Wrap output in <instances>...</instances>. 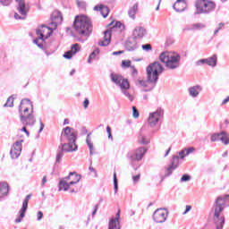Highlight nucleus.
I'll return each instance as SVG.
<instances>
[{"instance_id":"f257e3e1","label":"nucleus","mask_w":229,"mask_h":229,"mask_svg":"<svg viewBox=\"0 0 229 229\" xmlns=\"http://www.w3.org/2000/svg\"><path fill=\"white\" fill-rule=\"evenodd\" d=\"M163 72L164 67L160 63L154 62L153 64H150L147 67V80H137L136 86L143 88L141 92H151V90L155 89L157 81H158L159 74H162Z\"/></svg>"},{"instance_id":"f03ea898","label":"nucleus","mask_w":229,"mask_h":229,"mask_svg":"<svg viewBox=\"0 0 229 229\" xmlns=\"http://www.w3.org/2000/svg\"><path fill=\"white\" fill-rule=\"evenodd\" d=\"M64 139H66L67 143H62L59 147V151L55 159L56 164L62 162V158H64V151L65 153H71L78 150V145H76V131H74V129L71 127L64 128L61 140L64 141Z\"/></svg>"},{"instance_id":"7ed1b4c3","label":"nucleus","mask_w":229,"mask_h":229,"mask_svg":"<svg viewBox=\"0 0 229 229\" xmlns=\"http://www.w3.org/2000/svg\"><path fill=\"white\" fill-rule=\"evenodd\" d=\"M73 30L77 35V41L86 42L92 34V21L85 15L76 16L73 22Z\"/></svg>"},{"instance_id":"20e7f679","label":"nucleus","mask_w":229,"mask_h":229,"mask_svg":"<svg viewBox=\"0 0 229 229\" xmlns=\"http://www.w3.org/2000/svg\"><path fill=\"white\" fill-rule=\"evenodd\" d=\"M229 194L219 196L216 198L215 205L213 206V219L216 226V229H223L225 225V216H223V210L228 207Z\"/></svg>"},{"instance_id":"39448f33","label":"nucleus","mask_w":229,"mask_h":229,"mask_svg":"<svg viewBox=\"0 0 229 229\" xmlns=\"http://www.w3.org/2000/svg\"><path fill=\"white\" fill-rule=\"evenodd\" d=\"M20 121L23 126H34L35 115H33V103L29 98L21 101L19 106Z\"/></svg>"},{"instance_id":"423d86ee","label":"nucleus","mask_w":229,"mask_h":229,"mask_svg":"<svg viewBox=\"0 0 229 229\" xmlns=\"http://www.w3.org/2000/svg\"><path fill=\"white\" fill-rule=\"evenodd\" d=\"M56 29H53V26L49 24V27L46 25H42L36 30L37 38L33 40L34 44L39 47V49H47L49 48V45H47L48 38L51 37L53 30Z\"/></svg>"},{"instance_id":"0eeeda50","label":"nucleus","mask_w":229,"mask_h":229,"mask_svg":"<svg viewBox=\"0 0 229 229\" xmlns=\"http://www.w3.org/2000/svg\"><path fill=\"white\" fill-rule=\"evenodd\" d=\"M181 58L179 54L174 52H163L159 55V60L165 64L166 69H170V71H174L180 67Z\"/></svg>"},{"instance_id":"6e6552de","label":"nucleus","mask_w":229,"mask_h":229,"mask_svg":"<svg viewBox=\"0 0 229 229\" xmlns=\"http://www.w3.org/2000/svg\"><path fill=\"white\" fill-rule=\"evenodd\" d=\"M81 177L75 172H71L68 176L63 178L59 182V191H70V192H76L72 185L80 182Z\"/></svg>"},{"instance_id":"1a4fd4ad","label":"nucleus","mask_w":229,"mask_h":229,"mask_svg":"<svg viewBox=\"0 0 229 229\" xmlns=\"http://www.w3.org/2000/svg\"><path fill=\"white\" fill-rule=\"evenodd\" d=\"M111 81L121 89L122 93L129 99V101L132 102L135 99L133 95L129 91L130 82L126 79H123L122 75L111 73Z\"/></svg>"},{"instance_id":"9d476101","label":"nucleus","mask_w":229,"mask_h":229,"mask_svg":"<svg viewBox=\"0 0 229 229\" xmlns=\"http://www.w3.org/2000/svg\"><path fill=\"white\" fill-rule=\"evenodd\" d=\"M196 8L197 13H210L216 10V3L210 0H199Z\"/></svg>"},{"instance_id":"9b49d317","label":"nucleus","mask_w":229,"mask_h":229,"mask_svg":"<svg viewBox=\"0 0 229 229\" xmlns=\"http://www.w3.org/2000/svg\"><path fill=\"white\" fill-rule=\"evenodd\" d=\"M162 119H164V109L159 107L156 111L149 113L148 124L150 128H155L158 123H161Z\"/></svg>"},{"instance_id":"f8f14e48","label":"nucleus","mask_w":229,"mask_h":229,"mask_svg":"<svg viewBox=\"0 0 229 229\" xmlns=\"http://www.w3.org/2000/svg\"><path fill=\"white\" fill-rule=\"evenodd\" d=\"M146 151V148L140 147L139 148L129 152L127 154V158L130 160L131 164H133V162H140V160H142V158H144Z\"/></svg>"},{"instance_id":"ddd939ff","label":"nucleus","mask_w":229,"mask_h":229,"mask_svg":"<svg viewBox=\"0 0 229 229\" xmlns=\"http://www.w3.org/2000/svg\"><path fill=\"white\" fill-rule=\"evenodd\" d=\"M16 10L18 13H14V19L17 21H24V19H26L28 16V13L30 12V4H28L26 2L23 4H16Z\"/></svg>"},{"instance_id":"4468645a","label":"nucleus","mask_w":229,"mask_h":229,"mask_svg":"<svg viewBox=\"0 0 229 229\" xmlns=\"http://www.w3.org/2000/svg\"><path fill=\"white\" fill-rule=\"evenodd\" d=\"M168 214L167 208H159L153 213L152 217L155 223H165Z\"/></svg>"},{"instance_id":"2eb2a0df","label":"nucleus","mask_w":229,"mask_h":229,"mask_svg":"<svg viewBox=\"0 0 229 229\" xmlns=\"http://www.w3.org/2000/svg\"><path fill=\"white\" fill-rule=\"evenodd\" d=\"M24 140H17L11 148L10 155L11 158H19L21 153L22 152V143Z\"/></svg>"},{"instance_id":"dca6fc26","label":"nucleus","mask_w":229,"mask_h":229,"mask_svg":"<svg viewBox=\"0 0 229 229\" xmlns=\"http://www.w3.org/2000/svg\"><path fill=\"white\" fill-rule=\"evenodd\" d=\"M180 165V157L178 156H174L170 165L166 168L165 176H171L173 174V171L178 169Z\"/></svg>"},{"instance_id":"f3484780","label":"nucleus","mask_w":229,"mask_h":229,"mask_svg":"<svg viewBox=\"0 0 229 229\" xmlns=\"http://www.w3.org/2000/svg\"><path fill=\"white\" fill-rule=\"evenodd\" d=\"M52 22L50 26H53V30H56L58 28V24H61L64 21V16H62V13L60 11H54L51 15Z\"/></svg>"},{"instance_id":"a211bd4d","label":"nucleus","mask_w":229,"mask_h":229,"mask_svg":"<svg viewBox=\"0 0 229 229\" xmlns=\"http://www.w3.org/2000/svg\"><path fill=\"white\" fill-rule=\"evenodd\" d=\"M30 199H31V195H27L23 200L22 207L20 210L19 218L15 219V223H21L24 216H26V210H28V204L30 203Z\"/></svg>"},{"instance_id":"6ab92c4d","label":"nucleus","mask_w":229,"mask_h":229,"mask_svg":"<svg viewBox=\"0 0 229 229\" xmlns=\"http://www.w3.org/2000/svg\"><path fill=\"white\" fill-rule=\"evenodd\" d=\"M121 210L115 214L114 217H111L108 223V229H121Z\"/></svg>"},{"instance_id":"aec40b11","label":"nucleus","mask_w":229,"mask_h":229,"mask_svg":"<svg viewBox=\"0 0 229 229\" xmlns=\"http://www.w3.org/2000/svg\"><path fill=\"white\" fill-rule=\"evenodd\" d=\"M148 35V30H146V28L142 27V26H137L133 30H132V37L133 38H135L136 40H140L142 39V38Z\"/></svg>"},{"instance_id":"412c9836","label":"nucleus","mask_w":229,"mask_h":229,"mask_svg":"<svg viewBox=\"0 0 229 229\" xmlns=\"http://www.w3.org/2000/svg\"><path fill=\"white\" fill-rule=\"evenodd\" d=\"M203 90V88L199 85H194L188 88V94L190 98H192V99H196V98H199V94H201V91Z\"/></svg>"},{"instance_id":"4be33fe9","label":"nucleus","mask_w":229,"mask_h":229,"mask_svg":"<svg viewBox=\"0 0 229 229\" xmlns=\"http://www.w3.org/2000/svg\"><path fill=\"white\" fill-rule=\"evenodd\" d=\"M112 41V31L106 30L104 31V39L100 40L98 42V46H101L102 47H106Z\"/></svg>"},{"instance_id":"5701e85b","label":"nucleus","mask_w":229,"mask_h":229,"mask_svg":"<svg viewBox=\"0 0 229 229\" xmlns=\"http://www.w3.org/2000/svg\"><path fill=\"white\" fill-rule=\"evenodd\" d=\"M80 51V45L78 43H75L74 45L72 46V48L70 51L66 52L64 54V57L66 58L67 60H71L76 53H79Z\"/></svg>"},{"instance_id":"b1692460","label":"nucleus","mask_w":229,"mask_h":229,"mask_svg":"<svg viewBox=\"0 0 229 229\" xmlns=\"http://www.w3.org/2000/svg\"><path fill=\"white\" fill-rule=\"evenodd\" d=\"M173 8L177 13L185 12V9L187 8V2H185V0H177L174 4Z\"/></svg>"},{"instance_id":"393cba45","label":"nucleus","mask_w":229,"mask_h":229,"mask_svg":"<svg viewBox=\"0 0 229 229\" xmlns=\"http://www.w3.org/2000/svg\"><path fill=\"white\" fill-rule=\"evenodd\" d=\"M95 12H100L101 15L104 17V19H106L108 17V13H110V10L108 7L103 5V4H98L94 7Z\"/></svg>"},{"instance_id":"a878e982","label":"nucleus","mask_w":229,"mask_h":229,"mask_svg":"<svg viewBox=\"0 0 229 229\" xmlns=\"http://www.w3.org/2000/svg\"><path fill=\"white\" fill-rule=\"evenodd\" d=\"M203 28H205V24L194 23V24L186 26L183 29V31H198V30H203Z\"/></svg>"},{"instance_id":"bb28decb","label":"nucleus","mask_w":229,"mask_h":229,"mask_svg":"<svg viewBox=\"0 0 229 229\" xmlns=\"http://www.w3.org/2000/svg\"><path fill=\"white\" fill-rule=\"evenodd\" d=\"M125 47L127 51H135L139 47V45L134 38H131L126 41Z\"/></svg>"},{"instance_id":"cd10ccee","label":"nucleus","mask_w":229,"mask_h":229,"mask_svg":"<svg viewBox=\"0 0 229 229\" xmlns=\"http://www.w3.org/2000/svg\"><path fill=\"white\" fill-rule=\"evenodd\" d=\"M137 12H139V4H134L131 7H130L128 11V15L130 19H132V21H135V15H137Z\"/></svg>"},{"instance_id":"c85d7f7f","label":"nucleus","mask_w":229,"mask_h":229,"mask_svg":"<svg viewBox=\"0 0 229 229\" xmlns=\"http://www.w3.org/2000/svg\"><path fill=\"white\" fill-rule=\"evenodd\" d=\"M4 196H8V183L1 182L0 183V201L4 198Z\"/></svg>"},{"instance_id":"c756f323","label":"nucleus","mask_w":229,"mask_h":229,"mask_svg":"<svg viewBox=\"0 0 229 229\" xmlns=\"http://www.w3.org/2000/svg\"><path fill=\"white\" fill-rule=\"evenodd\" d=\"M86 144L89 149V155L90 157H92V155H94L95 148H94V143L92 142V139L90 138V134L87 135Z\"/></svg>"},{"instance_id":"7c9ffc66","label":"nucleus","mask_w":229,"mask_h":229,"mask_svg":"<svg viewBox=\"0 0 229 229\" xmlns=\"http://www.w3.org/2000/svg\"><path fill=\"white\" fill-rule=\"evenodd\" d=\"M206 64L209 65V67H216V65H217V55H213L211 57L207 58Z\"/></svg>"},{"instance_id":"2f4dec72","label":"nucleus","mask_w":229,"mask_h":229,"mask_svg":"<svg viewBox=\"0 0 229 229\" xmlns=\"http://www.w3.org/2000/svg\"><path fill=\"white\" fill-rule=\"evenodd\" d=\"M222 144L225 146H228L229 144V134L226 131H221L220 132V140Z\"/></svg>"},{"instance_id":"473e14b6","label":"nucleus","mask_w":229,"mask_h":229,"mask_svg":"<svg viewBox=\"0 0 229 229\" xmlns=\"http://www.w3.org/2000/svg\"><path fill=\"white\" fill-rule=\"evenodd\" d=\"M99 55V49H95L90 55L88 59V64H92V61L96 59V56Z\"/></svg>"},{"instance_id":"72a5a7b5","label":"nucleus","mask_w":229,"mask_h":229,"mask_svg":"<svg viewBox=\"0 0 229 229\" xmlns=\"http://www.w3.org/2000/svg\"><path fill=\"white\" fill-rule=\"evenodd\" d=\"M221 132H216L211 135L210 140L211 142H217V140H220Z\"/></svg>"},{"instance_id":"f704fd0d","label":"nucleus","mask_w":229,"mask_h":229,"mask_svg":"<svg viewBox=\"0 0 229 229\" xmlns=\"http://www.w3.org/2000/svg\"><path fill=\"white\" fill-rule=\"evenodd\" d=\"M15 98L13 97H9L6 103L4 105V107L8 106L9 108L13 107V101Z\"/></svg>"},{"instance_id":"c9c22d12","label":"nucleus","mask_w":229,"mask_h":229,"mask_svg":"<svg viewBox=\"0 0 229 229\" xmlns=\"http://www.w3.org/2000/svg\"><path fill=\"white\" fill-rule=\"evenodd\" d=\"M114 194H117V191H119V185L117 183V174L114 173Z\"/></svg>"},{"instance_id":"e433bc0d","label":"nucleus","mask_w":229,"mask_h":229,"mask_svg":"<svg viewBox=\"0 0 229 229\" xmlns=\"http://www.w3.org/2000/svg\"><path fill=\"white\" fill-rule=\"evenodd\" d=\"M131 66H132L131 65V61H130V60H123V61H122V67L123 69H128V68H130Z\"/></svg>"},{"instance_id":"4c0bfd02","label":"nucleus","mask_w":229,"mask_h":229,"mask_svg":"<svg viewBox=\"0 0 229 229\" xmlns=\"http://www.w3.org/2000/svg\"><path fill=\"white\" fill-rule=\"evenodd\" d=\"M140 115V114L139 113V110L137 109V107L135 106H132V117H134V119H138Z\"/></svg>"},{"instance_id":"58836bf2","label":"nucleus","mask_w":229,"mask_h":229,"mask_svg":"<svg viewBox=\"0 0 229 229\" xmlns=\"http://www.w3.org/2000/svg\"><path fill=\"white\" fill-rule=\"evenodd\" d=\"M142 49L143 51H152L153 47H151L150 44H145V45H142Z\"/></svg>"},{"instance_id":"ea45409f","label":"nucleus","mask_w":229,"mask_h":229,"mask_svg":"<svg viewBox=\"0 0 229 229\" xmlns=\"http://www.w3.org/2000/svg\"><path fill=\"white\" fill-rule=\"evenodd\" d=\"M89 105H90V100H89V98H85L82 102L84 110H87V108H89Z\"/></svg>"},{"instance_id":"a19ab883","label":"nucleus","mask_w":229,"mask_h":229,"mask_svg":"<svg viewBox=\"0 0 229 229\" xmlns=\"http://www.w3.org/2000/svg\"><path fill=\"white\" fill-rule=\"evenodd\" d=\"M106 132L108 134V139L110 140H114V136H112V128H110V126L106 127Z\"/></svg>"},{"instance_id":"79ce46f5","label":"nucleus","mask_w":229,"mask_h":229,"mask_svg":"<svg viewBox=\"0 0 229 229\" xmlns=\"http://www.w3.org/2000/svg\"><path fill=\"white\" fill-rule=\"evenodd\" d=\"M13 0H0V3L3 6H10Z\"/></svg>"},{"instance_id":"37998d69","label":"nucleus","mask_w":229,"mask_h":229,"mask_svg":"<svg viewBox=\"0 0 229 229\" xmlns=\"http://www.w3.org/2000/svg\"><path fill=\"white\" fill-rule=\"evenodd\" d=\"M195 64L197 66L205 65V64H207V59H200V60L197 61Z\"/></svg>"},{"instance_id":"c03bdc74","label":"nucleus","mask_w":229,"mask_h":229,"mask_svg":"<svg viewBox=\"0 0 229 229\" xmlns=\"http://www.w3.org/2000/svg\"><path fill=\"white\" fill-rule=\"evenodd\" d=\"M184 150L186 151V155L188 157V155H191V153H194L195 148L193 147L188 148H184Z\"/></svg>"},{"instance_id":"a18cd8bd","label":"nucleus","mask_w":229,"mask_h":229,"mask_svg":"<svg viewBox=\"0 0 229 229\" xmlns=\"http://www.w3.org/2000/svg\"><path fill=\"white\" fill-rule=\"evenodd\" d=\"M189 180H191V175H189V174H184L181 178V182H189Z\"/></svg>"},{"instance_id":"49530a36","label":"nucleus","mask_w":229,"mask_h":229,"mask_svg":"<svg viewBox=\"0 0 229 229\" xmlns=\"http://www.w3.org/2000/svg\"><path fill=\"white\" fill-rule=\"evenodd\" d=\"M179 157L180 158H184L187 157V152L185 151V148L179 152Z\"/></svg>"},{"instance_id":"de8ad7c7","label":"nucleus","mask_w":229,"mask_h":229,"mask_svg":"<svg viewBox=\"0 0 229 229\" xmlns=\"http://www.w3.org/2000/svg\"><path fill=\"white\" fill-rule=\"evenodd\" d=\"M131 74L132 76H137V74H139V72L137 71V69L135 68V66H131Z\"/></svg>"},{"instance_id":"09e8293b","label":"nucleus","mask_w":229,"mask_h":229,"mask_svg":"<svg viewBox=\"0 0 229 229\" xmlns=\"http://www.w3.org/2000/svg\"><path fill=\"white\" fill-rule=\"evenodd\" d=\"M140 180V174H138L137 175L132 176L133 183H137Z\"/></svg>"},{"instance_id":"8fccbe9b","label":"nucleus","mask_w":229,"mask_h":229,"mask_svg":"<svg viewBox=\"0 0 229 229\" xmlns=\"http://www.w3.org/2000/svg\"><path fill=\"white\" fill-rule=\"evenodd\" d=\"M113 28H119L121 30L122 28H124V25L121 21H116Z\"/></svg>"},{"instance_id":"3c124183","label":"nucleus","mask_w":229,"mask_h":229,"mask_svg":"<svg viewBox=\"0 0 229 229\" xmlns=\"http://www.w3.org/2000/svg\"><path fill=\"white\" fill-rule=\"evenodd\" d=\"M140 144H149V140L145 139L144 136L140 138Z\"/></svg>"},{"instance_id":"603ef678","label":"nucleus","mask_w":229,"mask_h":229,"mask_svg":"<svg viewBox=\"0 0 229 229\" xmlns=\"http://www.w3.org/2000/svg\"><path fill=\"white\" fill-rule=\"evenodd\" d=\"M39 125H40V127H39L38 132L42 133V131H44V127H45L44 123L42 122V119L39 120Z\"/></svg>"},{"instance_id":"864d4df0","label":"nucleus","mask_w":229,"mask_h":229,"mask_svg":"<svg viewBox=\"0 0 229 229\" xmlns=\"http://www.w3.org/2000/svg\"><path fill=\"white\" fill-rule=\"evenodd\" d=\"M37 217H38V221H41L42 217H44V213H42V211H38Z\"/></svg>"},{"instance_id":"5fc2aeb1","label":"nucleus","mask_w":229,"mask_h":229,"mask_svg":"<svg viewBox=\"0 0 229 229\" xmlns=\"http://www.w3.org/2000/svg\"><path fill=\"white\" fill-rule=\"evenodd\" d=\"M21 131H24V133H26L27 137H30V131H28V129H26L25 127L21 128Z\"/></svg>"},{"instance_id":"6e6d98bb","label":"nucleus","mask_w":229,"mask_h":229,"mask_svg":"<svg viewBox=\"0 0 229 229\" xmlns=\"http://www.w3.org/2000/svg\"><path fill=\"white\" fill-rule=\"evenodd\" d=\"M98 208H99V205H96L94 207V211L92 212V216H96V214L98 213Z\"/></svg>"},{"instance_id":"4d7b16f0","label":"nucleus","mask_w":229,"mask_h":229,"mask_svg":"<svg viewBox=\"0 0 229 229\" xmlns=\"http://www.w3.org/2000/svg\"><path fill=\"white\" fill-rule=\"evenodd\" d=\"M46 183H47V176H44L43 179H42V187H44V185H46Z\"/></svg>"},{"instance_id":"13d9d810","label":"nucleus","mask_w":229,"mask_h":229,"mask_svg":"<svg viewBox=\"0 0 229 229\" xmlns=\"http://www.w3.org/2000/svg\"><path fill=\"white\" fill-rule=\"evenodd\" d=\"M191 208H192V207H191V206H186V209H185V211L182 213L183 216H185V214H187V212H190Z\"/></svg>"},{"instance_id":"bf43d9fd","label":"nucleus","mask_w":229,"mask_h":229,"mask_svg":"<svg viewBox=\"0 0 229 229\" xmlns=\"http://www.w3.org/2000/svg\"><path fill=\"white\" fill-rule=\"evenodd\" d=\"M16 5L17 4H21L23 3H26V0H15Z\"/></svg>"},{"instance_id":"052dcab7","label":"nucleus","mask_w":229,"mask_h":229,"mask_svg":"<svg viewBox=\"0 0 229 229\" xmlns=\"http://www.w3.org/2000/svg\"><path fill=\"white\" fill-rule=\"evenodd\" d=\"M229 102V97H227L226 98H225L223 101H222V105H226V103Z\"/></svg>"},{"instance_id":"680f3d73","label":"nucleus","mask_w":229,"mask_h":229,"mask_svg":"<svg viewBox=\"0 0 229 229\" xmlns=\"http://www.w3.org/2000/svg\"><path fill=\"white\" fill-rule=\"evenodd\" d=\"M114 56H117V55H123V51L113 52Z\"/></svg>"},{"instance_id":"e2e57ef3","label":"nucleus","mask_w":229,"mask_h":229,"mask_svg":"<svg viewBox=\"0 0 229 229\" xmlns=\"http://www.w3.org/2000/svg\"><path fill=\"white\" fill-rule=\"evenodd\" d=\"M162 3V0H159L157 6L156 7V11L158 12L160 10V4Z\"/></svg>"},{"instance_id":"0e129e2a","label":"nucleus","mask_w":229,"mask_h":229,"mask_svg":"<svg viewBox=\"0 0 229 229\" xmlns=\"http://www.w3.org/2000/svg\"><path fill=\"white\" fill-rule=\"evenodd\" d=\"M89 171H90L91 173H94V174H96V169H95L94 167L89 166Z\"/></svg>"},{"instance_id":"69168bd1","label":"nucleus","mask_w":229,"mask_h":229,"mask_svg":"<svg viewBox=\"0 0 229 229\" xmlns=\"http://www.w3.org/2000/svg\"><path fill=\"white\" fill-rule=\"evenodd\" d=\"M76 73V70L73 69L70 72V76H73Z\"/></svg>"},{"instance_id":"338daca9","label":"nucleus","mask_w":229,"mask_h":229,"mask_svg":"<svg viewBox=\"0 0 229 229\" xmlns=\"http://www.w3.org/2000/svg\"><path fill=\"white\" fill-rule=\"evenodd\" d=\"M223 26H225V23H219L218 30H223Z\"/></svg>"},{"instance_id":"774afa93","label":"nucleus","mask_w":229,"mask_h":229,"mask_svg":"<svg viewBox=\"0 0 229 229\" xmlns=\"http://www.w3.org/2000/svg\"><path fill=\"white\" fill-rule=\"evenodd\" d=\"M65 124H69V119H64V125H65Z\"/></svg>"}]
</instances>
